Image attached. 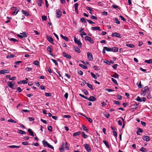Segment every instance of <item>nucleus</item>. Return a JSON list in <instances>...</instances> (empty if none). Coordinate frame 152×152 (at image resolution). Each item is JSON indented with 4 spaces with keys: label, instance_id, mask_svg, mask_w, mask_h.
Segmentation results:
<instances>
[{
    "label": "nucleus",
    "instance_id": "nucleus-1",
    "mask_svg": "<svg viewBox=\"0 0 152 152\" xmlns=\"http://www.w3.org/2000/svg\"><path fill=\"white\" fill-rule=\"evenodd\" d=\"M64 148H65L67 150L69 149L67 142H66L65 143L64 142H63L61 147L59 148V150L60 151H62V150H63Z\"/></svg>",
    "mask_w": 152,
    "mask_h": 152
},
{
    "label": "nucleus",
    "instance_id": "nucleus-2",
    "mask_svg": "<svg viewBox=\"0 0 152 152\" xmlns=\"http://www.w3.org/2000/svg\"><path fill=\"white\" fill-rule=\"evenodd\" d=\"M74 41L75 43L78 45V46L81 48L82 46V44L80 39H77L75 37H74Z\"/></svg>",
    "mask_w": 152,
    "mask_h": 152
},
{
    "label": "nucleus",
    "instance_id": "nucleus-3",
    "mask_svg": "<svg viewBox=\"0 0 152 152\" xmlns=\"http://www.w3.org/2000/svg\"><path fill=\"white\" fill-rule=\"evenodd\" d=\"M17 36L19 37L23 38L27 37V35L25 32H23L20 33V34H17Z\"/></svg>",
    "mask_w": 152,
    "mask_h": 152
},
{
    "label": "nucleus",
    "instance_id": "nucleus-4",
    "mask_svg": "<svg viewBox=\"0 0 152 152\" xmlns=\"http://www.w3.org/2000/svg\"><path fill=\"white\" fill-rule=\"evenodd\" d=\"M8 86L10 88L12 89L14 88V84L15 83L14 82L8 81L7 82Z\"/></svg>",
    "mask_w": 152,
    "mask_h": 152
},
{
    "label": "nucleus",
    "instance_id": "nucleus-5",
    "mask_svg": "<svg viewBox=\"0 0 152 152\" xmlns=\"http://www.w3.org/2000/svg\"><path fill=\"white\" fill-rule=\"evenodd\" d=\"M85 39L86 40L88 41L89 42L93 44L94 41L92 38L88 36H86L85 37Z\"/></svg>",
    "mask_w": 152,
    "mask_h": 152
},
{
    "label": "nucleus",
    "instance_id": "nucleus-6",
    "mask_svg": "<svg viewBox=\"0 0 152 152\" xmlns=\"http://www.w3.org/2000/svg\"><path fill=\"white\" fill-rule=\"evenodd\" d=\"M46 38L47 40L50 43L52 44H54L53 42V40L51 36H50L48 35H46Z\"/></svg>",
    "mask_w": 152,
    "mask_h": 152
},
{
    "label": "nucleus",
    "instance_id": "nucleus-7",
    "mask_svg": "<svg viewBox=\"0 0 152 152\" xmlns=\"http://www.w3.org/2000/svg\"><path fill=\"white\" fill-rule=\"evenodd\" d=\"M84 146L85 149L88 152H89L90 151L91 149L88 144L86 143L84 144Z\"/></svg>",
    "mask_w": 152,
    "mask_h": 152
},
{
    "label": "nucleus",
    "instance_id": "nucleus-8",
    "mask_svg": "<svg viewBox=\"0 0 152 152\" xmlns=\"http://www.w3.org/2000/svg\"><path fill=\"white\" fill-rule=\"evenodd\" d=\"M88 58L91 61H92L93 59V56L92 54L89 52L87 53Z\"/></svg>",
    "mask_w": 152,
    "mask_h": 152
},
{
    "label": "nucleus",
    "instance_id": "nucleus-9",
    "mask_svg": "<svg viewBox=\"0 0 152 152\" xmlns=\"http://www.w3.org/2000/svg\"><path fill=\"white\" fill-rule=\"evenodd\" d=\"M111 36L112 37H115L119 38L121 37V34H120L116 32H115L112 34Z\"/></svg>",
    "mask_w": 152,
    "mask_h": 152
},
{
    "label": "nucleus",
    "instance_id": "nucleus-10",
    "mask_svg": "<svg viewBox=\"0 0 152 152\" xmlns=\"http://www.w3.org/2000/svg\"><path fill=\"white\" fill-rule=\"evenodd\" d=\"M143 93L145 94H147L148 93L149 91V88L148 86L145 87L143 89Z\"/></svg>",
    "mask_w": 152,
    "mask_h": 152
},
{
    "label": "nucleus",
    "instance_id": "nucleus-11",
    "mask_svg": "<svg viewBox=\"0 0 152 152\" xmlns=\"http://www.w3.org/2000/svg\"><path fill=\"white\" fill-rule=\"evenodd\" d=\"M56 17L57 18H59L61 17L62 15V12L60 10H57L56 11Z\"/></svg>",
    "mask_w": 152,
    "mask_h": 152
},
{
    "label": "nucleus",
    "instance_id": "nucleus-12",
    "mask_svg": "<svg viewBox=\"0 0 152 152\" xmlns=\"http://www.w3.org/2000/svg\"><path fill=\"white\" fill-rule=\"evenodd\" d=\"M63 55L64 57H65L67 58L70 59L72 58L71 56L65 53L64 52L63 53Z\"/></svg>",
    "mask_w": 152,
    "mask_h": 152
},
{
    "label": "nucleus",
    "instance_id": "nucleus-13",
    "mask_svg": "<svg viewBox=\"0 0 152 152\" xmlns=\"http://www.w3.org/2000/svg\"><path fill=\"white\" fill-rule=\"evenodd\" d=\"M142 138L144 140L146 141H149L150 139V137L149 136L146 135L143 136Z\"/></svg>",
    "mask_w": 152,
    "mask_h": 152
},
{
    "label": "nucleus",
    "instance_id": "nucleus-14",
    "mask_svg": "<svg viewBox=\"0 0 152 152\" xmlns=\"http://www.w3.org/2000/svg\"><path fill=\"white\" fill-rule=\"evenodd\" d=\"M88 100L89 101L93 102L96 101V99L93 96H90L88 98Z\"/></svg>",
    "mask_w": 152,
    "mask_h": 152
},
{
    "label": "nucleus",
    "instance_id": "nucleus-15",
    "mask_svg": "<svg viewBox=\"0 0 152 152\" xmlns=\"http://www.w3.org/2000/svg\"><path fill=\"white\" fill-rule=\"evenodd\" d=\"M91 29L92 30H98L100 31L101 29L99 26L92 27L91 28Z\"/></svg>",
    "mask_w": 152,
    "mask_h": 152
},
{
    "label": "nucleus",
    "instance_id": "nucleus-16",
    "mask_svg": "<svg viewBox=\"0 0 152 152\" xmlns=\"http://www.w3.org/2000/svg\"><path fill=\"white\" fill-rule=\"evenodd\" d=\"M51 48H52V46H48L47 48V50L50 53H52ZM50 55L52 56H53V55L52 54H51Z\"/></svg>",
    "mask_w": 152,
    "mask_h": 152
},
{
    "label": "nucleus",
    "instance_id": "nucleus-17",
    "mask_svg": "<svg viewBox=\"0 0 152 152\" xmlns=\"http://www.w3.org/2000/svg\"><path fill=\"white\" fill-rule=\"evenodd\" d=\"M9 70H0V74H4L6 73H8Z\"/></svg>",
    "mask_w": 152,
    "mask_h": 152
},
{
    "label": "nucleus",
    "instance_id": "nucleus-18",
    "mask_svg": "<svg viewBox=\"0 0 152 152\" xmlns=\"http://www.w3.org/2000/svg\"><path fill=\"white\" fill-rule=\"evenodd\" d=\"M28 131L29 132V134L32 136H34V132L32 131V130L30 129H28Z\"/></svg>",
    "mask_w": 152,
    "mask_h": 152
},
{
    "label": "nucleus",
    "instance_id": "nucleus-19",
    "mask_svg": "<svg viewBox=\"0 0 152 152\" xmlns=\"http://www.w3.org/2000/svg\"><path fill=\"white\" fill-rule=\"evenodd\" d=\"M18 132L22 134H25L26 133V132L25 131H23L21 129H18Z\"/></svg>",
    "mask_w": 152,
    "mask_h": 152
},
{
    "label": "nucleus",
    "instance_id": "nucleus-20",
    "mask_svg": "<svg viewBox=\"0 0 152 152\" xmlns=\"http://www.w3.org/2000/svg\"><path fill=\"white\" fill-rule=\"evenodd\" d=\"M61 37L64 39L65 41H68L69 40V38L66 37L64 36L62 34H61L60 35Z\"/></svg>",
    "mask_w": 152,
    "mask_h": 152
},
{
    "label": "nucleus",
    "instance_id": "nucleus-21",
    "mask_svg": "<svg viewBox=\"0 0 152 152\" xmlns=\"http://www.w3.org/2000/svg\"><path fill=\"white\" fill-rule=\"evenodd\" d=\"M74 50H75V51L78 52V53H80V49L77 47H74Z\"/></svg>",
    "mask_w": 152,
    "mask_h": 152
},
{
    "label": "nucleus",
    "instance_id": "nucleus-22",
    "mask_svg": "<svg viewBox=\"0 0 152 152\" xmlns=\"http://www.w3.org/2000/svg\"><path fill=\"white\" fill-rule=\"evenodd\" d=\"M22 12L25 16H27L30 15L25 10H22Z\"/></svg>",
    "mask_w": 152,
    "mask_h": 152
},
{
    "label": "nucleus",
    "instance_id": "nucleus-23",
    "mask_svg": "<svg viewBox=\"0 0 152 152\" xmlns=\"http://www.w3.org/2000/svg\"><path fill=\"white\" fill-rule=\"evenodd\" d=\"M138 130H137V132L136 133L137 135H140V134L139 133V132L142 133L143 132V131L142 129H141L140 128H138Z\"/></svg>",
    "mask_w": 152,
    "mask_h": 152
},
{
    "label": "nucleus",
    "instance_id": "nucleus-24",
    "mask_svg": "<svg viewBox=\"0 0 152 152\" xmlns=\"http://www.w3.org/2000/svg\"><path fill=\"white\" fill-rule=\"evenodd\" d=\"M81 133V132L80 131L74 133L73 134V136L74 137H75L77 136H78Z\"/></svg>",
    "mask_w": 152,
    "mask_h": 152
},
{
    "label": "nucleus",
    "instance_id": "nucleus-25",
    "mask_svg": "<svg viewBox=\"0 0 152 152\" xmlns=\"http://www.w3.org/2000/svg\"><path fill=\"white\" fill-rule=\"evenodd\" d=\"M113 20L115 22L118 24H120V22L119 21L118 19L117 18H115L113 19Z\"/></svg>",
    "mask_w": 152,
    "mask_h": 152
},
{
    "label": "nucleus",
    "instance_id": "nucleus-26",
    "mask_svg": "<svg viewBox=\"0 0 152 152\" xmlns=\"http://www.w3.org/2000/svg\"><path fill=\"white\" fill-rule=\"evenodd\" d=\"M103 142L108 148H110V146L108 145V142L106 140H103Z\"/></svg>",
    "mask_w": 152,
    "mask_h": 152
},
{
    "label": "nucleus",
    "instance_id": "nucleus-27",
    "mask_svg": "<svg viewBox=\"0 0 152 152\" xmlns=\"http://www.w3.org/2000/svg\"><path fill=\"white\" fill-rule=\"evenodd\" d=\"M9 148H20V146H16V145H10L8 147Z\"/></svg>",
    "mask_w": 152,
    "mask_h": 152
},
{
    "label": "nucleus",
    "instance_id": "nucleus-28",
    "mask_svg": "<svg viewBox=\"0 0 152 152\" xmlns=\"http://www.w3.org/2000/svg\"><path fill=\"white\" fill-rule=\"evenodd\" d=\"M112 52H116L118 50V48L116 47H113L112 48Z\"/></svg>",
    "mask_w": 152,
    "mask_h": 152
},
{
    "label": "nucleus",
    "instance_id": "nucleus-29",
    "mask_svg": "<svg viewBox=\"0 0 152 152\" xmlns=\"http://www.w3.org/2000/svg\"><path fill=\"white\" fill-rule=\"evenodd\" d=\"M104 48L105 49V50L107 51L112 52V48H109L107 47H104Z\"/></svg>",
    "mask_w": 152,
    "mask_h": 152
},
{
    "label": "nucleus",
    "instance_id": "nucleus-30",
    "mask_svg": "<svg viewBox=\"0 0 152 152\" xmlns=\"http://www.w3.org/2000/svg\"><path fill=\"white\" fill-rule=\"evenodd\" d=\"M126 46L130 48H133L134 47V45L132 44H126Z\"/></svg>",
    "mask_w": 152,
    "mask_h": 152
},
{
    "label": "nucleus",
    "instance_id": "nucleus-31",
    "mask_svg": "<svg viewBox=\"0 0 152 152\" xmlns=\"http://www.w3.org/2000/svg\"><path fill=\"white\" fill-rule=\"evenodd\" d=\"M79 66L84 69H86L88 68L87 66L83 64H80Z\"/></svg>",
    "mask_w": 152,
    "mask_h": 152
},
{
    "label": "nucleus",
    "instance_id": "nucleus-32",
    "mask_svg": "<svg viewBox=\"0 0 152 152\" xmlns=\"http://www.w3.org/2000/svg\"><path fill=\"white\" fill-rule=\"evenodd\" d=\"M42 142L44 147H46L48 143L47 141H46L45 140H44L42 141Z\"/></svg>",
    "mask_w": 152,
    "mask_h": 152
},
{
    "label": "nucleus",
    "instance_id": "nucleus-33",
    "mask_svg": "<svg viewBox=\"0 0 152 152\" xmlns=\"http://www.w3.org/2000/svg\"><path fill=\"white\" fill-rule=\"evenodd\" d=\"M82 136L84 138L86 139L88 137V136L85 134L84 132L82 133Z\"/></svg>",
    "mask_w": 152,
    "mask_h": 152
},
{
    "label": "nucleus",
    "instance_id": "nucleus-34",
    "mask_svg": "<svg viewBox=\"0 0 152 152\" xmlns=\"http://www.w3.org/2000/svg\"><path fill=\"white\" fill-rule=\"evenodd\" d=\"M86 84L88 86L89 88H90L91 90H93L94 89L93 86L91 84H89L88 83H86Z\"/></svg>",
    "mask_w": 152,
    "mask_h": 152
},
{
    "label": "nucleus",
    "instance_id": "nucleus-35",
    "mask_svg": "<svg viewBox=\"0 0 152 152\" xmlns=\"http://www.w3.org/2000/svg\"><path fill=\"white\" fill-rule=\"evenodd\" d=\"M145 62L146 63L148 64L152 63V59H149V60H146L145 61Z\"/></svg>",
    "mask_w": 152,
    "mask_h": 152
},
{
    "label": "nucleus",
    "instance_id": "nucleus-36",
    "mask_svg": "<svg viewBox=\"0 0 152 152\" xmlns=\"http://www.w3.org/2000/svg\"><path fill=\"white\" fill-rule=\"evenodd\" d=\"M39 62L37 60L33 62V64L36 65H39Z\"/></svg>",
    "mask_w": 152,
    "mask_h": 152
},
{
    "label": "nucleus",
    "instance_id": "nucleus-37",
    "mask_svg": "<svg viewBox=\"0 0 152 152\" xmlns=\"http://www.w3.org/2000/svg\"><path fill=\"white\" fill-rule=\"evenodd\" d=\"M47 146L54 150L53 147L50 145L48 143L47 144Z\"/></svg>",
    "mask_w": 152,
    "mask_h": 152
},
{
    "label": "nucleus",
    "instance_id": "nucleus-38",
    "mask_svg": "<svg viewBox=\"0 0 152 152\" xmlns=\"http://www.w3.org/2000/svg\"><path fill=\"white\" fill-rule=\"evenodd\" d=\"M91 76L95 79H97V77L93 72H91Z\"/></svg>",
    "mask_w": 152,
    "mask_h": 152
},
{
    "label": "nucleus",
    "instance_id": "nucleus-39",
    "mask_svg": "<svg viewBox=\"0 0 152 152\" xmlns=\"http://www.w3.org/2000/svg\"><path fill=\"white\" fill-rule=\"evenodd\" d=\"M112 77L116 78H118L119 77V75L117 73H115L114 75L112 76Z\"/></svg>",
    "mask_w": 152,
    "mask_h": 152
},
{
    "label": "nucleus",
    "instance_id": "nucleus-40",
    "mask_svg": "<svg viewBox=\"0 0 152 152\" xmlns=\"http://www.w3.org/2000/svg\"><path fill=\"white\" fill-rule=\"evenodd\" d=\"M111 80L114 83V84L117 85H118V83L115 79H114L113 78H112Z\"/></svg>",
    "mask_w": 152,
    "mask_h": 152
},
{
    "label": "nucleus",
    "instance_id": "nucleus-41",
    "mask_svg": "<svg viewBox=\"0 0 152 152\" xmlns=\"http://www.w3.org/2000/svg\"><path fill=\"white\" fill-rule=\"evenodd\" d=\"M28 80V79L27 78H26L25 80H22V83L23 84L27 83Z\"/></svg>",
    "mask_w": 152,
    "mask_h": 152
},
{
    "label": "nucleus",
    "instance_id": "nucleus-42",
    "mask_svg": "<svg viewBox=\"0 0 152 152\" xmlns=\"http://www.w3.org/2000/svg\"><path fill=\"white\" fill-rule=\"evenodd\" d=\"M37 3L38 5L41 7L42 6V0H39L37 1Z\"/></svg>",
    "mask_w": 152,
    "mask_h": 152
},
{
    "label": "nucleus",
    "instance_id": "nucleus-43",
    "mask_svg": "<svg viewBox=\"0 0 152 152\" xmlns=\"http://www.w3.org/2000/svg\"><path fill=\"white\" fill-rule=\"evenodd\" d=\"M42 20H43V21H44V20L45 21L47 20V17L45 15L42 16Z\"/></svg>",
    "mask_w": 152,
    "mask_h": 152
},
{
    "label": "nucleus",
    "instance_id": "nucleus-44",
    "mask_svg": "<svg viewBox=\"0 0 152 152\" xmlns=\"http://www.w3.org/2000/svg\"><path fill=\"white\" fill-rule=\"evenodd\" d=\"M83 128V130L85 131H86L87 132H88V129L87 128V127L86 126H82Z\"/></svg>",
    "mask_w": 152,
    "mask_h": 152
},
{
    "label": "nucleus",
    "instance_id": "nucleus-45",
    "mask_svg": "<svg viewBox=\"0 0 152 152\" xmlns=\"http://www.w3.org/2000/svg\"><path fill=\"white\" fill-rule=\"evenodd\" d=\"M18 12V10H15V11L12 13V15H16Z\"/></svg>",
    "mask_w": 152,
    "mask_h": 152
},
{
    "label": "nucleus",
    "instance_id": "nucleus-46",
    "mask_svg": "<svg viewBox=\"0 0 152 152\" xmlns=\"http://www.w3.org/2000/svg\"><path fill=\"white\" fill-rule=\"evenodd\" d=\"M45 95L46 96H51V94L50 93H45Z\"/></svg>",
    "mask_w": 152,
    "mask_h": 152
},
{
    "label": "nucleus",
    "instance_id": "nucleus-47",
    "mask_svg": "<svg viewBox=\"0 0 152 152\" xmlns=\"http://www.w3.org/2000/svg\"><path fill=\"white\" fill-rule=\"evenodd\" d=\"M8 122H11L12 123H16V122L14 120H12L11 119H9L8 120Z\"/></svg>",
    "mask_w": 152,
    "mask_h": 152
},
{
    "label": "nucleus",
    "instance_id": "nucleus-48",
    "mask_svg": "<svg viewBox=\"0 0 152 152\" xmlns=\"http://www.w3.org/2000/svg\"><path fill=\"white\" fill-rule=\"evenodd\" d=\"M48 130L50 132H52V128L51 126H49L48 127Z\"/></svg>",
    "mask_w": 152,
    "mask_h": 152
},
{
    "label": "nucleus",
    "instance_id": "nucleus-49",
    "mask_svg": "<svg viewBox=\"0 0 152 152\" xmlns=\"http://www.w3.org/2000/svg\"><path fill=\"white\" fill-rule=\"evenodd\" d=\"M78 4L77 3L75 4H74L75 10H78Z\"/></svg>",
    "mask_w": 152,
    "mask_h": 152
},
{
    "label": "nucleus",
    "instance_id": "nucleus-50",
    "mask_svg": "<svg viewBox=\"0 0 152 152\" xmlns=\"http://www.w3.org/2000/svg\"><path fill=\"white\" fill-rule=\"evenodd\" d=\"M65 76L68 79H69L71 78L70 75L68 73H65Z\"/></svg>",
    "mask_w": 152,
    "mask_h": 152
},
{
    "label": "nucleus",
    "instance_id": "nucleus-51",
    "mask_svg": "<svg viewBox=\"0 0 152 152\" xmlns=\"http://www.w3.org/2000/svg\"><path fill=\"white\" fill-rule=\"evenodd\" d=\"M112 7H113V8L115 9H119V8L118 7V6L115 4H114L112 5Z\"/></svg>",
    "mask_w": 152,
    "mask_h": 152
},
{
    "label": "nucleus",
    "instance_id": "nucleus-52",
    "mask_svg": "<svg viewBox=\"0 0 152 152\" xmlns=\"http://www.w3.org/2000/svg\"><path fill=\"white\" fill-rule=\"evenodd\" d=\"M10 40L11 41H12L13 42H18V40H17L16 39H14V38H11L10 39Z\"/></svg>",
    "mask_w": 152,
    "mask_h": 152
},
{
    "label": "nucleus",
    "instance_id": "nucleus-53",
    "mask_svg": "<svg viewBox=\"0 0 152 152\" xmlns=\"http://www.w3.org/2000/svg\"><path fill=\"white\" fill-rule=\"evenodd\" d=\"M145 150V148H144L143 147H142L140 149V151H142V152H146V151Z\"/></svg>",
    "mask_w": 152,
    "mask_h": 152
},
{
    "label": "nucleus",
    "instance_id": "nucleus-54",
    "mask_svg": "<svg viewBox=\"0 0 152 152\" xmlns=\"http://www.w3.org/2000/svg\"><path fill=\"white\" fill-rule=\"evenodd\" d=\"M113 102L114 104H116L119 105L120 104V102L118 101L114 100L113 101Z\"/></svg>",
    "mask_w": 152,
    "mask_h": 152
},
{
    "label": "nucleus",
    "instance_id": "nucleus-55",
    "mask_svg": "<svg viewBox=\"0 0 152 152\" xmlns=\"http://www.w3.org/2000/svg\"><path fill=\"white\" fill-rule=\"evenodd\" d=\"M46 70L48 71L50 73H52V71L50 67H48L46 68Z\"/></svg>",
    "mask_w": 152,
    "mask_h": 152
},
{
    "label": "nucleus",
    "instance_id": "nucleus-56",
    "mask_svg": "<svg viewBox=\"0 0 152 152\" xmlns=\"http://www.w3.org/2000/svg\"><path fill=\"white\" fill-rule=\"evenodd\" d=\"M79 95L81 97H82L86 99H88V98L87 97H86V96L83 95H82L81 94H80Z\"/></svg>",
    "mask_w": 152,
    "mask_h": 152
},
{
    "label": "nucleus",
    "instance_id": "nucleus-57",
    "mask_svg": "<svg viewBox=\"0 0 152 152\" xmlns=\"http://www.w3.org/2000/svg\"><path fill=\"white\" fill-rule=\"evenodd\" d=\"M51 60L53 61V62L55 63V64L56 65H58V63H57L56 61V60H55V59H51Z\"/></svg>",
    "mask_w": 152,
    "mask_h": 152
},
{
    "label": "nucleus",
    "instance_id": "nucleus-58",
    "mask_svg": "<svg viewBox=\"0 0 152 152\" xmlns=\"http://www.w3.org/2000/svg\"><path fill=\"white\" fill-rule=\"evenodd\" d=\"M86 118L90 123H91L92 122V120L91 118L88 117H86Z\"/></svg>",
    "mask_w": 152,
    "mask_h": 152
},
{
    "label": "nucleus",
    "instance_id": "nucleus-59",
    "mask_svg": "<svg viewBox=\"0 0 152 152\" xmlns=\"http://www.w3.org/2000/svg\"><path fill=\"white\" fill-rule=\"evenodd\" d=\"M63 117L66 118H70L71 117V116L69 115H64Z\"/></svg>",
    "mask_w": 152,
    "mask_h": 152
},
{
    "label": "nucleus",
    "instance_id": "nucleus-60",
    "mask_svg": "<svg viewBox=\"0 0 152 152\" xmlns=\"http://www.w3.org/2000/svg\"><path fill=\"white\" fill-rule=\"evenodd\" d=\"M119 17L123 21H126V19L124 18L121 15L119 16Z\"/></svg>",
    "mask_w": 152,
    "mask_h": 152
},
{
    "label": "nucleus",
    "instance_id": "nucleus-61",
    "mask_svg": "<svg viewBox=\"0 0 152 152\" xmlns=\"http://www.w3.org/2000/svg\"><path fill=\"white\" fill-rule=\"evenodd\" d=\"M136 100L138 101L141 102V98L139 96H138L136 99Z\"/></svg>",
    "mask_w": 152,
    "mask_h": 152
},
{
    "label": "nucleus",
    "instance_id": "nucleus-62",
    "mask_svg": "<svg viewBox=\"0 0 152 152\" xmlns=\"http://www.w3.org/2000/svg\"><path fill=\"white\" fill-rule=\"evenodd\" d=\"M113 134L114 135V136L115 137H117V133H116V132H115V131H113Z\"/></svg>",
    "mask_w": 152,
    "mask_h": 152
},
{
    "label": "nucleus",
    "instance_id": "nucleus-63",
    "mask_svg": "<svg viewBox=\"0 0 152 152\" xmlns=\"http://www.w3.org/2000/svg\"><path fill=\"white\" fill-rule=\"evenodd\" d=\"M104 62L108 64H110V61L107 60H104Z\"/></svg>",
    "mask_w": 152,
    "mask_h": 152
},
{
    "label": "nucleus",
    "instance_id": "nucleus-64",
    "mask_svg": "<svg viewBox=\"0 0 152 152\" xmlns=\"http://www.w3.org/2000/svg\"><path fill=\"white\" fill-rule=\"evenodd\" d=\"M91 18H92V19H94V20H96L97 19L96 17H95V16H94V15H91Z\"/></svg>",
    "mask_w": 152,
    "mask_h": 152
}]
</instances>
